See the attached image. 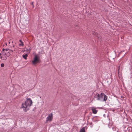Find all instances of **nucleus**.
Returning a JSON list of instances; mask_svg holds the SVG:
<instances>
[{"mask_svg": "<svg viewBox=\"0 0 132 132\" xmlns=\"http://www.w3.org/2000/svg\"><path fill=\"white\" fill-rule=\"evenodd\" d=\"M32 104V101L30 98L27 99L24 103L22 104L21 108H22L25 112L29 110V107Z\"/></svg>", "mask_w": 132, "mask_h": 132, "instance_id": "nucleus-1", "label": "nucleus"}, {"mask_svg": "<svg viewBox=\"0 0 132 132\" xmlns=\"http://www.w3.org/2000/svg\"><path fill=\"white\" fill-rule=\"evenodd\" d=\"M96 97L97 100L103 101H106L108 98V96L103 93H101L100 95L99 94H98Z\"/></svg>", "mask_w": 132, "mask_h": 132, "instance_id": "nucleus-2", "label": "nucleus"}, {"mask_svg": "<svg viewBox=\"0 0 132 132\" xmlns=\"http://www.w3.org/2000/svg\"><path fill=\"white\" fill-rule=\"evenodd\" d=\"M40 61L39 58V56L35 55L33 60L32 61V62L34 64H35L39 62Z\"/></svg>", "mask_w": 132, "mask_h": 132, "instance_id": "nucleus-3", "label": "nucleus"}, {"mask_svg": "<svg viewBox=\"0 0 132 132\" xmlns=\"http://www.w3.org/2000/svg\"><path fill=\"white\" fill-rule=\"evenodd\" d=\"M53 114L51 113L50 114H49L48 116L46 118V122L48 121H51L52 119Z\"/></svg>", "mask_w": 132, "mask_h": 132, "instance_id": "nucleus-4", "label": "nucleus"}, {"mask_svg": "<svg viewBox=\"0 0 132 132\" xmlns=\"http://www.w3.org/2000/svg\"><path fill=\"white\" fill-rule=\"evenodd\" d=\"M92 109L93 113L94 114H96L97 113V111L96 110L95 108L94 107H93L92 108Z\"/></svg>", "mask_w": 132, "mask_h": 132, "instance_id": "nucleus-5", "label": "nucleus"}, {"mask_svg": "<svg viewBox=\"0 0 132 132\" xmlns=\"http://www.w3.org/2000/svg\"><path fill=\"white\" fill-rule=\"evenodd\" d=\"M28 56V55L27 54H26L25 55H22V57L23 58H24L26 60L27 59V57Z\"/></svg>", "mask_w": 132, "mask_h": 132, "instance_id": "nucleus-6", "label": "nucleus"}, {"mask_svg": "<svg viewBox=\"0 0 132 132\" xmlns=\"http://www.w3.org/2000/svg\"><path fill=\"white\" fill-rule=\"evenodd\" d=\"M80 132H85V127H83L80 130Z\"/></svg>", "mask_w": 132, "mask_h": 132, "instance_id": "nucleus-7", "label": "nucleus"}, {"mask_svg": "<svg viewBox=\"0 0 132 132\" xmlns=\"http://www.w3.org/2000/svg\"><path fill=\"white\" fill-rule=\"evenodd\" d=\"M23 43H21L20 44H19V45L20 46H23Z\"/></svg>", "mask_w": 132, "mask_h": 132, "instance_id": "nucleus-8", "label": "nucleus"}, {"mask_svg": "<svg viewBox=\"0 0 132 132\" xmlns=\"http://www.w3.org/2000/svg\"><path fill=\"white\" fill-rule=\"evenodd\" d=\"M1 66L2 67H3L4 66V64L3 63H2L1 64Z\"/></svg>", "mask_w": 132, "mask_h": 132, "instance_id": "nucleus-9", "label": "nucleus"}, {"mask_svg": "<svg viewBox=\"0 0 132 132\" xmlns=\"http://www.w3.org/2000/svg\"><path fill=\"white\" fill-rule=\"evenodd\" d=\"M5 51H8L9 50H10V49H5Z\"/></svg>", "mask_w": 132, "mask_h": 132, "instance_id": "nucleus-10", "label": "nucleus"}, {"mask_svg": "<svg viewBox=\"0 0 132 132\" xmlns=\"http://www.w3.org/2000/svg\"><path fill=\"white\" fill-rule=\"evenodd\" d=\"M30 48H29V49H27V50L28 51H30Z\"/></svg>", "mask_w": 132, "mask_h": 132, "instance_id": "nucleus-11", "label": "nucleus"}, {"mask_svg": "<svg viewBox=\"0 0 132 132\" xmlns=\"http://www.w3.org/2000/svg\"><path fill=\"white\" fill-rule=\"evenodd\" d=\"M19 41L20 42V43H23V42H22V40H19Z\"/></svg>", "mask_w": 132, "mask_h": 132, "instance_id": "nucleus-12", "label": "nucleus"}, {"mask_svg": "<svg viewBox=\"0 0 132 132\" xmlns=\"http://www.w3.org/2000/svg\"><path fill=\"white\" fill-rule=\"evenodd\" d=\"M5 50V49L4 48H3L2 49V51H4Z\"/></svg>", "mask_w": 132, "mask_h": 132, "instance_id": "nucleus-13", "label": "nucleus"}, {"mask_svg": "<svg viewBox=\"0 0 132 132\" xmlns=\"http://www.w3.org/2000/svg\"><path fill=\"white\" fill-rule=\"evenodd\" d=\"M33 2H32L31 3V4L32 5H33Z\"/></svg>", "mask_w": 132, "mask_h": 132, "instance_id": "nucleus-14", "label": "nucleus"}, {"mask_svg": "<svg viewBox=\"0 0 132 132\" xmlns=\"http://www.w3.org/2000/svg\"><path fill=\"white\" fill-rule=\"evenodd\" d=\"M10 51H11V52H13V51L12 50H10Z\"/></svg>", "mask_w": 132, "mask_h": 132, "instance_id": "nucleus-15", "label": "nucleus"}, {"mask_svg": "<svg viewBox=\"0 0 132 132\" xmlns=\"http://www.w3.org/2000/svg\"><path fill=\"white\" fill-rule=\"evenodd\" d=\"M4 55H6V53H5Z\"/></svg>", "mask_w": 132, "mask_h": 132, "instance_id": "nucleus-16", "label": "nucleus"}, {"mask_svg": "<svg viewBox=\"0 0 132 132\" xmlns=\"http://www.w3.org/2000/svg\"><path fill=\"white\" fill-rule=\"evenodd\" d=\"M0 58H1V59H2V56H0Z\"/></svg>", "mask_w": 132, "mask_h": 132, "instance_id": "nucleus-17", "label": "nucleus"}, {"mask_svg": "<svg viewBox=\"0 0 132 132\" xmlns=\"http://www.w3.org/2000/svg\"><path fill=\"white\" fill-rule=\"evenodd\" d=\"M3 54V53L1 54V53H0V55H1V54Z\"/></svg>", "mask_w": 132, "mask_h": 132, "instance_id": "nucleus-18", "label": "nucleus"}, {"mask_svg": "<svg viewBox=\"0 0 132 132\" xmlns=\"http://www.w3.org/2000/svg\"><path fill=\"white\" fill-rule=\"evenodd\" d=\"M10 42H9V44H10Z\"/></svg>", "mask_w": 132, "mask_h": 132, "instance_id": "nucleus-19", "label": "nucleus"}, {"mask_svg": "<svg viewBox=\"0 0 132 132\" xmlns=\"http://www.w3.org/2000/svg\"><path fill=\"white\" fill-rule=\"evenodd\" d=\"M1 84L0 83V85Z\"/></svg>", "mask_w": 132, "mask_h": 132, "instance_id": "nucleus-20", "label": "nucleus"}]
</instances>
